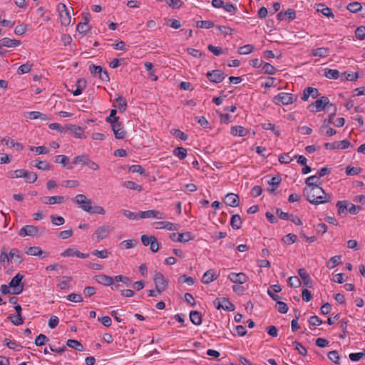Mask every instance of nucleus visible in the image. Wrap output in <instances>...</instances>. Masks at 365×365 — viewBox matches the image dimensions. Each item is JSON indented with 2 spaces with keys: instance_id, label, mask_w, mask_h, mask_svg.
I'll use <instances>...</instances> for the list:
<instances>
[{
  "instance_id": "f257e3e1",
  "label": "nucleus",
  "mask_w": 365,
  "mask_h": 365,
  "mask_svg": "<svg viewBox=\"0 0 365 365\" xmlns=\"http://www.w3.org/2000/svg\"><path fill=\"white\" fill-rule=\"evenodd\" d=\"M303 194L306 199L312 204L319 205L329 201L330 197L326 195L324 190L319 185L312 187H305Z\"/></svg>"
},
{
  "instance_id": "f03ea898",
  "label": "nucleus",
  "mask_w": 365,
  "mask_h": 365,
  "mask_svg": "<svg viewBox=\"0 0 365 365\" xmlns=\"http://www.w3.org/2000/svg\"><path fill=\"white\" fill-rule=\"evenodd\" d=\"M334 106L333 103H330L329 99L327 96H322L317 99L315 102L311 103L309 106V108L311 112H318L322 110H324L326 106Z\"/></svg>"
},
{
  "instance_id": "7ed1b4c3",
  "label": "nucleus",
  "mask_w": 365,
  "mask_h": 365,
  "mask_svg": "<svg viewBox=\"0 0 365 365\" xmlns=\"http://www.w3.org/2000/svg\"><path fill=\"white\" fill-rule=\"evenodd\" d=\"M13 178H23L26 182L34 183L37 180V175L34 172H29L24 169L16 170L11 175Z\"/></svg>"
},
{
  "instance_id": "20e7f679",
  "label": "nucleus",
  "mask_w": 365,
  "mask_h": 365,
  "mask_svg": "<svg viewBox=\"0 0 365 365\" xmlns=\"http://www.w3.org/2000/svg\"><path fill=\"white\" fill-rule=\"evenodd\" d=\"M24 278V275L18 273L11 280L9 284V287L12 289V294H19L24 290V284L21 283V280Z\"/></svg>"
},
{
  "instance_id": "39448f33",
  "label": "nucleus",
  "mask_w": 365,
  "mask_h": 365,
  "mask_svg": "<svg viewBox=\"0 0 365 365\" xmlns=\"http://www.w3.org/2000/svg\"><path fill=\"white\" fill-rule=\"evenodd\" d=\"M73 200L75 203L80 205L81 208L83 210L91 214L92 207L93 206H92V201L90 199H88L86 195L83 194H78L74 197Z\"/></svg>"
},
{
  "instance_id": "423d86ee",
  "label": "nucleus",
  "mask_w": 365,
  "mask_h": 365,
  "mask_svg": "<svg viewBox=\"0 0 365 365\" xmlns=\"http://www.w3.org/2000/svg\"><path fill=\"white\" fill-rule=\"evenodd\" d=\"M153 280L155 285V289L158 294L165 291L168 287V282L165 279L163 274L160 272H156Z\"/></svg>"
},
{
  "instance_id": "0eeeda50",
  "label": "nucleus",
  "mask_w": 365,
  "mask_h": 365,
  "mask_svg": "<svg viewBox=\"0 0 365 365\" xmlns=\"http://www.w3.org/2000/svg\"><path fill=\"white\" fill-rule=\"evenodd\" d=\"M213 303L217 309H222L230 312L234 311L235 309V305L230 302L229 299L225 297L216 298Z\"/></svg>"
},
{
  "instance_id": "6e6552de",
  "label": "nucleus",
  "mask_w": 365,
  "mask_h": 365,
  "mask_svg": "<svg viewBox=\"0 0 365 365\" xmlns=\"http://www.w3.org/2000/svg\"><path fill=\"white\" fill-rule=\"evenodd\" d=\"M57 9L60 13L61 23L63 26H68L70 24L71 17L69 9L67 6L62 3L58 4Z\"/></svg>"
},
{
  "instance_id": "1a4fd4ad",
  "label": "nucleus",
  "mask_w": 365,
  "mask_h": 365,
  "mask_svg": "<svg viewBox=\"0 0 365 365\" xmlns=\"http://www.w3.org/2000/svg\"><path fill=\"white\" fill-rule=\"evenodd\" d=\"M206 76L211 82L217 83L222 82L225 78L224 72L221 70L209 71Z\"/></svg>"
},
{
  "instance_id": "9d476101",
  "label": "nucleus",
  "mask_w": 365,
  "mask_h": 365,
  "mask_svg": "<svg viewBox=\"0 0 365 365\" xmlns=\"http://www.w3.org/2000/svg\"><path fill=\"white\" fill-rule=\"evenodd\" d=\"M139 218H158V219H163L165 218V215L163 212L160 211L150 210L147 211H140L138 213Z\"/></svg>"
},
{
  "instance_id": "9b49d317",
  "label": "nucleus",
  "mask_w": 365,
  "mask_h": 365,
  "mask_svg": "<svg viewBox=\"0 0 365 365\" xmlns=\"http://www.w3.org/2000/svg\"><path fill=\"white\" fill-rule=\"evenodd\" d=\"M111 230L112 228L110 226L102 225L95 231L93 236H96L97 238V241L99 242L106 238Z\"/></svg>"
},
{
  "instance_id": "f8f14e48",
  "label": "nucleus",
  "mask_w": 365,
  "mask_h": 365,
  "mask_svg": "<svg viewBox=\"0 0 365 365\" xmlns=\"http://www.w3.org/2000/svg\"><path fill=\"white\" fill-rule=\"evenodd\" d=\"M38 234V227L34 225H26L23 227L19 232V235L21 237L31 236L35 237Z\"/></svg>"
},
{
  "instance_id": "ddd939ff",
  "label": "nucleus",
  "mask_w": 365,
  "mask_h": 365,
  "mask_svg": "<svg viewBox=\"0 0 365 365\" xmlns=\"http://www.w3.org/2000/svg\"><path fill=\"white\" fill-rule=\"evenodd\" d=\"M275 99H277L283 105H289L297 100V96L291 93H280L277 96H275Z\"/></svg>"
},
{
  "instance_id": "4468645a",
  "label": "nucleus",
  "mask_w": 365,
  "mask_h": 365,
  "mask_svg": "<svg viewBox=\"0 0 365 365\" xmlns=\"http://www.w3.org/2000/svg\"><path fill=\"white\" fill-rule=\"evenodd\" d=\"M351 143L349 140H344L334 143H326L324 147L326 149H346L350 146Z\"/></svg>"
},
{
  "instance_id": "2eb2a0df",
  "label": "nucleus",
  "mask_w": 365,
  "mask_h": 365,
  "mask_svg": "<svg viewBox=\"0 0 365 365\" xmlns=\"http://www.w3.org/2000/svg\"><path fill=\"white\" fill-rule=\"evenodd\" d=\"M224 202L227 205L235 207L240 204V197L237 194L228 193L225 195Z\"/></svg>"
},
{
  "instance_id": "dca6fc26",
  "label": "nucleus",
  "mask_w": 365,
  "mask_h": 365,
  "mask_svg": "<svg viewBox=\"0 0 365 365\" xmlns=\"http://www.w3.org/2000/svg\"><path fill=\"white\" fill-rule=\"evenodd\" d=\"M228 279L236 284H244L247 281V277L242 272L235 273L232 272L229 274Z\"/></svg>"
},
{
  "instance_id": "f3484780",
  "label": "nucleus",
  "mask_w": 365,
  "mask_h": 365,
  "mask_svg": "<svg viewBox=\"0 0 365 365\" xmlns=\"http://www.w3.org/2000/svg\"><path fill=\"white\" fill-rule=\"evenodd\" d=\"M14 309L16 312V315H17V320H13V319L14 318V316L12 315V314H10L9 317H8V319L11 321V322L14 324V325H16V326H19V325H21L24 323V319L22 318V316H21V307L19 305V304H16L15 307H14Z\"/></svg>"
},
{
  "instance_id": "a211bd4d",
  "label": "nucleus",
  "mask_w": 365,
  "mask_h": 365,
  "mask_svg": "<svg viewBox=\"0 0 365 365\" xmlns=\"http://www.w3.org/2000/svg\"><path fill=\"white\" fill-rule=\"evenodd\" d=\"M319 95L318 89L313 87H307L303 91L302 100L307 101L309 96H312L313 98H316Z\"/></svg>"
},
{
  "instance_id": "6ab92c4d",
  "label": "nucleus",
  "mask_w": 365,
  "mask_h": 365,
  "mask_svg": "<svg viewBox=\"0 0 365 365\" xmlns=\"http://www.w3.org/2000/svg\"><path fill=\"white\" fill-rule=\"evenodd\" d=\"M76 89L74 91H71L70 89H68L69 91H71L74 96H79L82 93L83 91L86 87V81L85 78H79L77 80L76 83Z\"/></svg>"
},
{
  "instance_id": "aec40b11",
  "label": "nucleus",
  "mask_w": 365,
  "mask_h": 365,
  "mask_svg": "<svg viewBox=\"0 0 365 365\" xmlns=\"http://www.w3.org/2000/svg\"><path fill=\"white\" fill-rule=\"evenodd\" d=\"M95 279L97 281V282L105 286L113 285V283L115 281V277L113 278L112 277L107 276L106 274L96 275L95 277Z\"/></svg>"
},
{
  "instance_id": "412c9836",
  "label": "nucleus",
  "mask_w": 365,
  "mask_h": 365,
  "mask_svg": "<svg viewBox=\"0 0 365 365\" xmlns=\"http://www.w3.org/2000/svg\"><path fill=\"white\" fill-rule=\"evenodd\" d=\"M298 274L301 279H302L305 286L309 288L312 287V282L305 269L301 268L298 269Z\"/></svg>"
},
{
  "instance_id": "4be33fe9",
  "label": "nucleus",
  "mask_w": 365,
  "mask_h": 365,
  "mask_svg": "<svg viewBox=\"0 0 365 365\" xmlns=\"http://www.w3.org/2000/svg\"><path fill=\"white\" fill-rule=\"evenodd\" d=\"M156 229H166L168 230H177L178 225H175L168 221H160L155 222Z\"/></svg>"
},
{
  "instance_id": "5701e85b",
  "label": "nucleus",
  "mask_w": 365,
  "mask_h": 365,
  "mask_svg": "<svg viewBox=\"0 0 365 365\" xmlns=\"http://www.w3.org/2000/svg\"><path fill=\"white\" fill-rule=\"evenodd\" d=\"M67 131L70 130L76 138H82L83 135V128L76 125H66Z\"/></svg>"
},
{
  "instance_id": "b1692460",
  "label": "nucleus",
  "mask_w": 365,
  "mask_h": 365,
  "mask_svg": "<svg viewBox=\"0 0 365 365\" xmlns=\"http://www.w3.org/2000/svg\"><path fill=\"white\" fill-rule=\"evenodd\" d=\"M46 200V201H43L45 204L48 205H53V204H62L66 201V199L63 196H51V197H45Z\"/></svg>"
},
{
  "instance_id": "393cba45",
  "label": "nucleus",
  "mask_w": 365,
  "mask_h": 365,
  "mask_svg": "<svg viewBox=\"0 0 365 365\" xmlns=\"http://www.w3.org/2000/svg\"><path fill=\"white\" fill-rule=\"evenodd\" d=\"M55 162L60 163L63 167L68 169H72V166L69 164V158L64 155H58L55 157Z\"/></svg>"
},
{
  "instance_id": "a878e982",
  "label": "nucleus",
  "mask_w": 365,
  "mask_h": 365,
  "mask_svg": "<svg viewBox=\"0 0 365 365\" xmlns=\"http://www.w3.org/2000/svg\"><path fill=\"white\" fill-rule=\"evenodd\" d=\"M262 182L267 186V190L270 193L274 192V175H267L262 179Z\"/></svg>"
},
{
  "instance_id": "bb28decb",
  "label": "nucleus",
  "mask_w": 365,
  "mask_h": 365,
  "mask_svg": "<svg viewBox=\"0 0 365 365\" xmlns=\"http://www.w3.org/2000/svg\"><path fill=\"white\" fill-rule=\"evenodd\" d=\"M1 44L5 47H15L21 44V41L16 39L4 38L0 40Z\"/></svg>"
},
{
  "instance_id": "cd10ccee",
  "label": "nucleus",
  "mask_w": 365,
  "mask_h": 365,
  "mask_svg": "<svg viewBox=\"0 0 365 365\" xmlns=\"http://www.w3.org/2000/svg\"><path fill=\"white\" fill-rule=\"evenodd\" d=\"M216 279H217V276L214 273L213 270L209 269L203 274V276L202 277V282L204 284H207L210 283L211 282L215 280Z\"/></svg>"
},
{
  "instance_id": "c85d7f7f",
  "label": "nucleus",
  "mask_w": 365,
  "mask_h": 365,
  "mask_svg": "<svg viewBox=\"0 0 365 365\" xmlns=\"http://www.w3.org/2000/svg\"><path fill=\"white\" fill-rule=\"evenodd\" d=\"M190 319L195 325H200L202 323V314L198 311H191Z\"/></svg>"
},
{
  "instance_id": "c756f323",
  "label": "nucleus",
  "mask_w": 365,
  "mask_h": 365,
  "mask_svg": "<svg viewBox=\"0 0 365 365\" xmlns=\"http://www.w3.org/2000/svg\"><path fill=\"white\" fill-rule=\"evenodd\" d=\"M231 134L235 136H245L247 134V130L242 126H232L231 128Z\"/></svg>"
},
{
  "instance_id": "7c9ffc66",
  "label": "nucleus",
  "mask_w": 365,
  "mask_h": 365,
  "mask_svg": "<svg viewBox=\"0 0 365 365\" xmlns=\"http://www.w3.org/2000/svg\"><path fill=\"white\" fill-rule=\"evenodd\" d=\"M349 206V202L346 200L338 201L336 203L337 212L339 215H345L347 211V207Z\"/></svg>"
},
{
  "instance_id": "2f4dec72",
  "label": "nucleus",
  "mask_w": 365,
  "mask_h": 365,
  "mask_svg": "<svg viewBox=\"0 0 365 365\" xmlns=\"http://www.w3.org/2000/svg\"><path fill=\"white\" fill-rule=\"evenodd\" d=\"M317 11H320L323 14V15L327 16V17H331L334 18V15L331 11V9L327 6H325L324 4H319L317 5Z\"/></svg>"
},
{
  "instance_id": "473e14b6",
  "label": "nucleus",
  "mask_w": 365,
  "mask_h": 365,
  "mask_svg": "<svg viewBox=\"0 0 365 365\" xmlns=\"http://www.w3.org/2000/svg\"><path fill=\"white\" fill-rule=\"evenodd\" d=\"M242 221L239 215H233L231 217L230 225L235 230H238L242 227Z\"/></svg>"
},
{
  "instance_id": "72a5a7b5",
  "label": "nucleus",
  "mask_w": 365,
  "mask_h": 365,
  "mask_svg": "<svg viewBox=\"0 0 365 365\" xmlns=\"http://www.w3.org/2000/svg\"><path fill=\"white\" fill-rule=\"evenodd\" d=\"M66 345L79 351H82L83 350V345L76 339H68L66 341Z\"/></svg>"
},
{
  "instance_id": "f704fd0d",
  "label": "nucleus",
  "mask_w": 365,
  "mask_h": 365,
  "mask_svg": "<svg viewBox=\"0 0 365 365\" xmlns=\"http://www.w3.org/2000/svg\"><path fill=\"white\" fill-rule=\"evenodd\" d=\"M279 297L277 295L275 294V301H276V303H275V307L277 308V310L279 312L282 313V314H285L288 312V306L287 305L286 303L283 302H281V301H277V298H278Z\"/></svg>"
},
{
  "instance_id": "c9c22d12",
  "label": "nucleus",
  "mask_w": 365,
  "mask_h": 365,
  "mask_svg": "<svg viewBox=\"0 0 365 365\" xmlns=\"http://www.w3.org/2000/svg\"><path fill=\"white\" fill-rule=\"evenodd\" d=\"M9 257L11 259H14L16 263H21L23 259L19 253V251L16 248H12L9 252Z\"/></svg>"
},
{
  "instance_id": "e433bc0d",
  "label": "nucleus",
  "mask_w": 365,
  "mask_h": 365,
  "mask_svg": "<svg viewBox=\"0 0 365 365\" xmlns=\"http://www.w3.org/2000/svg\"><path fill=\"white\" fill-rule=\"evenodd\" d=\"M327 356L329 359L334 364L338 365L340 364V355L337 351L334 350L329 351L327 354Z\"/></svg>"
},
{
  "instance_id": "4c0bfd02",
  "label": "nucleus",
  "mask_w": 365,
  "mask_h": 365,
  "mask_svg": "<svg viewBox=\"0 0 365 365\" xmlns=\"http://www.w3.org/2000/svg\"><path fill=\"white\" fill-rule=\"evenodd\" d=\"M187 150L182 147H177L173 150V154L180 160H183L187 156Z\"/></svg>"
},
{
  "instance_id": "58836bf2",
  "label": "nucleus",
  "mask_w": 365,
  "mask_h": 365,
  "mask_svg": "<svg viewBox=\"0 0 365 365\" xmlns=\"http://www.w3.org/2000/svg\"><path fill=\"white\" fill-rule=\"evenodd\" d=\"M89 157L87 155H80L74 158L73 163L75 165H86Z\"/></svg>"
},
{
  "instance_id": "ea45409f",
  "label": "nucleus",
  "mask_w": 365,
  "mask_h": 365,
  "mask_svg": "<svg viewBox=\"0 0 365 365\" xmlns=\"http://www.w3.org/2000/svg\"><path fill=\"white\" fill-rule=\"evenodd\" d=\"M324 76L329 79H337L340 74L338 70L326 68Z\"/></svg>"
},
{
  "instance_id": "a19ab883",
  "label": "nucleus",
  "mask_w": 365,
  "mask_h": 365,
  "mask_svg": "<svg viewBox=\"0 0 365 365\" xmlns=\"http://www.w3.org/2000/svg\"><path fill=\"white\" fill-rule=\"evenodd\" d=\"M26 254L31 256H40L43 252L39 247H30L25 251Z\"/></svg>"
},
{
  "instance_id": "79ce46f5",
  "label": "nucleus",
  "mask_w": 365,
  "mask_h": 365,
  "mask_svg": "<svg viewBox=\"0 0 365 365\" xmlns=\"http://www.w3.org/2000/svg\"><path fill=\"white\" fill-rule=\"evenodd\" d=\"M341 257L340 255H336L334 257H332L329 259V262H327V267L329 269H333L337 265L340 264Z\"/></svg>"
},
{
  "instance_id": "37998d69",
  "label": "nucleus",
  "mask_w": 365,
  "mask_h": 365,
  "mask_svg": "<svg viewBox=\"0 0 365 365\" xmlns=\"http://www.w3.org/2000/svg\"><path fill=\"white\" fill-rule=\"evenodd\" d=\"M346 9L351 13H357L361 10L362 6L361 3L355 1L349 4L346 6Z\"/></svg>"
},
{
  "instance_id": "c03bdc74",
  "label": "nucleus",
  "mask_w": 365,
  "mask_h": 365,
  "mask_svg": "<svg viewBox=\"0 0 365 365\" xmlns=\"http://www.w3.org/2000/svg\"><path fill=\"white\" fill-rule=\"evenodd\" d=\"M117 103H118V109L120 113H123L125 111L127 108V101L123 96H118L115 100Z\"/></svg>"
},
{
  "instance_id": "a18cd8bd",
  "label": "nucleus",
  "mask_w": 365,
  "mask_h": 365,
  "mask_svg": "<svg viewBox=\"0 0 365 365\" xmlns=\"http://www.w3.org/2000/svg\"><path fill=\"white\" fill-rule=\"evenodd\" d=\"M314 56L325 57L329 55V49L327 48H317L312 50Z\"/></svg>"
},
{
  "instance_id": "49530a36",
  "label": "nucleus",
  "mask_w": 365,
  "mask_h": 365,
  "mask_svg": "<svg viewBox=\"0 0 365 365\" xmlns=\"http://www.w3.org/2000/svg\"><path fill=\"white\" fill-rule=\"evenodd\" d=\"M123 185L130 190H138V191L142 190L141 185H140L133 181H125L123 182Z\"/></svg>"
},
{
  "instance_id": "de8ad7c7",
  "label": "nucleus",
  "mask_w": 365,
  "mask_h": 365,
  "mask_svg": "<svg viewBox=\"0 0 365 365\" xmlns=\"http://www.w3.org/2000/svg\"><path fill=\"white\" fill-rule=\"evenodd\" d=\"M294 349L298 351L299 354L302 356H306L307 354V350L301 343L295 341L292 343Z\"/></svg>"
},
{
  "instance_id": "09e8293b",
  "label": "nucleus",
  "mask_w": 365,
  "mask_h": 365,
  "mask_svg": "<svg viewBox=\"0 0 365 365\" xmlns=\"http://www.w3.org/2000/svg\"><path fill=\"white\" fill-rule=\"evenodd\" d=\"M192 239L191 233L190 232H187L178 234L177 241L180 242H187Z\"/></svg>"
},
{
  "instance_id": "8fccbe9b",
  "label": "nucleus",
  "mask_w": 365,
  "mask_h": 365,
  "mask_svg": "<svg viewBox=\"0 0 365 365\" xmlns=\"http://www.w3.org/2000/svg\"><path fill=\"white\" fill-rule=\"evenodd\" d=\"M48 341V339L46 335H44L43 334H40L36 338L34 344L37 346H41L44 345Z\"/></svg>"
},
{
  "instance_id": "3c124183",
  "label": "nucleus",
  "mask_w": 365,
  "mask_h": 365,
  "mask_svg": "<svg viewBox=\"0 0 365 365\" xmlns=\"http://www.w3.org/2000/svg\"><path fill=\"white\" fill-rule=\"evenodd\" d=\"M297 235L289 233L282 237V241L286 245H292L297 241Z\"/></svg>"
},
{
  "instance_id": "603ef678",
  "label": "nucleus",
  "mask_w": 365,
  "mask_h": 365,
  "mask_svg": "<svg viewBox=\"0 0 365 365\" xmlns=\"http://www.w3.org/2000/svg\"><path fill=\"white\" fill-rule=\"evenodd\" d=\"M136 244H137V242L135 240H126L123 241L120 244V246L121 249H130V248L135 247L136 245Z\"/></svg>"
},
{
  "instance_id": "864d4df0",
  "label": "nucleus",
  "mask_w": 365,
  "mask_h": 365,
  "mask_svg": "<svg viewBox=\"0 0 365 365\" xmlns=\"http://www.w3.org/2000/svg\"><path fill=\"white\" fill-rule=\"evenodd\" d=\"M196 26L200 29H210L214 26V23L211 21H197L196 22Z\"/></svg>"
},
{
  "instance_id": "5fc2aeb1",
  "label": "nucleus",
  "mask_w": 365,
  "mask_h": 365,
  "mask_svg": "<svg viewBox=\"0 0 365 365\" xmlns=\"http://www.w3.org/2000/svg\"><path fill=\"white\" fill-rule=\"evenodd\" d=\"M115 281L117 282H121L127 287L130 286L132 284L131 279L129 277L123 275H116L115 277Z\"/></svg>"
},
{
  "instance_id": "6e6d98bb",
  "label": "nucleus",
  "mask_w": 365,
  "mask_h": 365,
  "mask_svg": "<svg viewBox=\"0 0 365 365\" xmlns=\"http://www.w3.org/2000/svg\"><path fill=\"white\" fill-rule=\"evenodd\" d=\"M254 46L250 44L245 45L239 48L238 53L242 55L250 53L253 51Z\"/></svg>"
},
{
  "instance_id": "4d7b16f0",
  "label": "nucleus",
  "mask_w": 365,
  "mask_h": 365,
  "mask_svg": "<svg viewBox=\"0 0 365 365\" xmlns=\"http://www.w3.org/2000/svg\"><path fill=\"white\" fill-rule=\"evenodd\" d=\"M178 282L187 283L189 285H192L195 283V279L192 277H188L186 274H182L179 277Z\"/></svg>"
},
{
  "instance_id": "13d9d810",
  "label": "nucleus",
  "mask_w": 365,
  "mask_h": 365,
  "mask_svg": "<svg viewBox=\"0 0 365 365\" xmlns=\"http://www.w3.org/2000/svg\"><path fill=\"white\" fill-rule=\"evenodd\" d=\"M361 171V168L347 166L346 168V173L347 175H356L359 174Z\"/></svg>"
},
{
  "instance_id": "bf43d9fd",
  "label": "nucleus",
  "mask_w": 365,
  "mask_h": 365,
  "mask_svg": "<svg viewBox=\"0 0 365 365\" xmlns=\"http://www.w3.org/2000/svg\"><path fill=\"white\" fill-rule=\"evenodd\" d=\"M355 36L359 40L365 38V26H360L355 30Z\"/></svg>"
},
{
  "instance_id": "052dcab7",
  "label": "nucleus",
  "mask_w": 365,
  "mask_h": 365,
  "mask_svg": "<svg viewBox=\"0 0 365 365\" xmlns=\"http://www.w3.org/2000/svg\"><path fill=\"white\" fill-rule=\"evenodd\" d=\"M168 5L172 9H179L183 5L181 0H165Z\"/></svg>"
},
{
  "instance_id": "680f3d73",
  "label": "nucleus",
  "mask_w": 365,
  "mask_h": 365,
  "mask_svg": "<svg viewBox=\"0 0 365 365\" xmlns=\"http://www.w3.org/2000/svg\"><path fill=\"white\" fill-rule=\"evenodd\" d=\"M117 110L115 109H112L110 110L109 116L106 118V121L107 123H115V121H118L119 120V117L116 116Z\"/></svg>"
},
{
  "instance_id": "e2e57ef3",
  "label": "nucleus",
  "mask_w": 365,
  "mask_h": 365,
  "mask_svg": "<svg viewBox=\"0 0 365 365\" xmlns=\"http://www.w3.org/2000/svg\"><path fill=\"white\" fill-rule=\"evenodd\" d=\"M289 284L292 287H299L301 286V281L297 276H292L289 278Z\"/></svg>"
},
{
  "instance_id": "0e129e2a",
  "label": "nucleus",
  "mask_w": 365,
  "mask_h": 365,
  "mask_svg": "<svg viewBox=\"0 0 365 365\" xmlns=\"http://www.w3.org/2000/svg\"><path fill=\"white\" fill-rule=\"evenodd\" d=\"M48 128L51 130H57L60 133H66L67 131L66 125L61 126L59 123H53L48 125Z\"/></svg>"
},
{
  "instance_id": "69168bd1",
  "label": "nucleus",
  "mask_w": 365,
  "mask_h": 365,
  "mask_svg": "<svg viewBox=\"0 0 365 365\" xmlns=\"http://www.w3.org/2000/svg\"><path fill=\"white\" fill-rule=\"evenodd\" d=\"M152 241L149 244L150 250L153 252H157L159 250V244L158 242L157 238L155 236H151Z\"/></svg>"
},
{
  "instance_id": "338daca9",
  "label": "nucleus",
  "mask_w": 365,
  "mask_h": 365,
  "mask_svg": "<svg viewBox=\"0 0 365 365\" xmlns=\"http://www.w3.org/2000/svg\"><path fill=\"white\" fill-rule=\"evenodd\" d=\"M76 29L80 34H86L90 30V26L86 23L80 22L78 24Z\"/></svg>"
},
{
  "instance_id": "774afa93",
  "label": "nucleus",
  "mask_w": 365,
  "mask_h": 365,
  "mask_svg": "<svg viewBox=\"0 0 365 365\" xmlns=\"http://www.w3.org/2000/svg\"><path fill=\"white\" fill-rule=\"evenodd\" d=\"M35 167H36L39 170H48L51 169L50 164L46 161H38L37 163L35 165Z\"/></svg>"
}]
</instances>
